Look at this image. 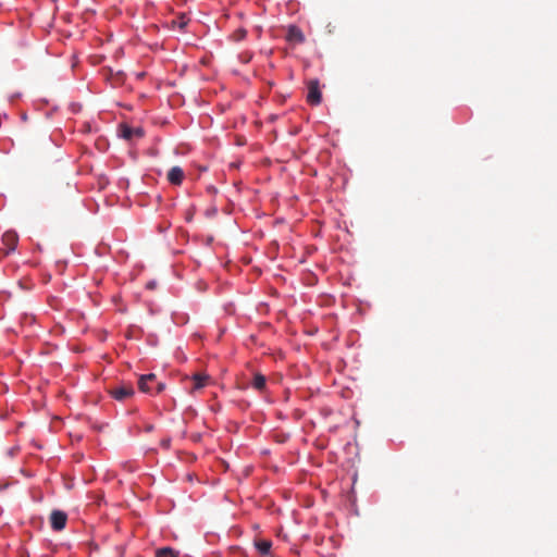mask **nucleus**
Returning <instances> with one entry per match:
<instances>
[{
    "label": "nucleus",
    "mask_w": 557,
    "mask_h": 557,
    "mask_svg": "<svg viewBox=\"0 0 557 557\" xmlns=\"http://www.w3.org/2000/svg\"><path fill=\"white\" fill-rule=\"evenodd\" d=\"M138 387L144 393L160 394L164 391L165 384L157 382V376L153 373L144 374L139 377Z\"/></svg>",
    "instance_id": "1"
},
{
    "label": "nucleus",
    "mask_w": 557,
    "mask_h": 557,
    "mask_svg": "<svg viewBox=\"0 0 557 557\" xmlns=\"http://www.w3.org/2000/svg\"><path fill=\"white\" fill-rule=\"evenodd\" d=\"M110 395L116 400H124L134 395V388L131 384H123L110 388Z\"/></svg>",
    "instance_id": "2"
},
{
    "label": "nucleus",
    "mask_w": 557,
    "mask_h": 557,
    "mask_svg": "<svg viewBox=\"0 0 557 557\" xmlns=\"http://www.w3.org/2000/svg\"><path fill=\"white\" fill-rule=\"evenodd\" d=\"M18 242V236L13 231H8L2 235V244L5 246V249L2 251V256H8L12 251L15 250Z\"/></svg>",
    "instance_id": "3"
},
{
    "label": "nucleus",
    "mask_w": 557,
    "mask_h": 557,
    "mask_svg": "<svg viewBox=\"0 0 557 557\" xmlns=\"http://www.w3.org/2000/svg\"><path fill=\"white\" fill-rule=\"evenodd\" d=\"M322 99V95L319 87L318 81H310L308 83V95H307V101L311 106H318L320 104Z\"/></svg>",
    "instance_id": "4"
},
{
    "label": "nucleus",
    "mask_w": 557,
    "mask_h": 557,
    "mask_svg": "<svg viewBox=\"0 0 557 557\" xmlns=\"http://www.w3.org/2000/svg\"><path fill=\"white\" fill-rule=\"evenodd\" d=\"M67 521V515L61 510H53L50 515V523L51 528L54 531H62Z\"/></svg>",
    "instance_id": "5"
},
{
    "label": "nucleus",
    "mask_w": 557,
    "mask_h": 557,
    "mask_svg": "<svg viewBox=\"0 0 557 557\" xmlns=\"http://www.w3.org/2000/svg\"><path fill=\"white\" fill-rule=\"evenodd\" d=\"M121 136L126 139L131 140L133 138H141L144 136V131L140 127H132L127 124H122L120 126Z\"/></svg>",
    "instance_id": "6"
},
{
    "label": "nucleus",
    "mask_w": 557,
    "mask_h": 557,
    "mask_svg": "<svg viewBox=\"0 0 557 557\" xmlns=\"http://www.w3.org/2000/svg\"><path fill=\"white\" fill-rule=\"evenodd\" d=\"M286 40L293 44H302L305 41V35L299 27L290 25L287 29Z\"/></svg>",
    "instance_id": "7"
},
{
    "label": "nucleus",
    "mask_w": 557,
    "mask_h": 557,
    "mask_svg": "<svg viewBox=\"0 0 557 557\" xmlns=\"http://www.w3.org/2000/svg\"><path fill=\"white\" fill-rule=\"evenodd\" d=\"M184 171L181 166H173L170 169V171L168 172V181L172 184V185H181L183 183V180H184Z\"/></svg>",
    "instance_id": "8"
},
{
    "label": "nucleus",
    "mask_w": 557,
    "mask_h": 557,
    "mask_svg": "<svg viewBox=\"0 0 557 557\" xmlns=\"http://www.w3.org/2000/svg\"><path fill=\"white\" fill-rule=\"evenodd\" d=\"M251 386L255 389L262 392L267 386L265 376L261 373H255L253 377H252Z\"/></svg>",
    "instance_id": "9"
},
{
    "label": "nucleus",
    "mask_w": 557,
    "mask_h": 557,
    "mask_svg": "<svg viewBox=\"0 0 557 557\" xmlns=\"http://www.w3.org/2000/svg\"><path fill=\"white\" fill-rule=\"evenodd\" d=\"M256 547L261 555H268L272 547V542L269 540H260L256 542Z\"/></svg>",
    "instance_id": "10"
},
{
    "label": "nucleus",
    "mask_w": 557,
    "mask_h": 557,
    "mask_svg": "<svg viewBox=\"0 0 557 557\" xmlns=\"http://www.w3.org/2000/svg\"><path fill=\"white\" fill-rule=\"evenodd\" d=\"M208 379H209L208 375L195 374L193 377V381H194L193 388L194 389L202 388L207 384Z\"/></svg>",
    "instance_id": "11"
},
{
    "label": "nucleus",
    "mask_w": 557,
    "mask_h": 557,
    "mask_svg": "<svg viewBox=\"0 0 557 557\" xmlns=\"http://www.w3.org/2000/svg\"><path fill=\"white\" fill-rule=\"evenodd\" d=\"M156 557H177V553L170 547H162L156 552Z\"/></svg>",
    "instance_id": "12"
},
{
    "label": "nucleus",
    "mask_w": 557,
    "mask_h": 557,
    "mask_svg": "<svg viewBox=\"0 0 557 557\" xmlns=\"http://www.w3.org/2000/svg\"><path fill=\"white\" fill-rule=\"evenodd\" d=\"M246 35H247V30L244 28H239L233 33V38L236 41H240V40L245 39Z\"/></svg>",
    "instance_id": "13"
},
{
    "label": "nucleus",
    "mask_w": 557,
    "mask_h": 557,
    "mask_svg": "<svg viewBox=\"0 0 557 557\" xmlns=\"http://www.w3.org/2000/svg\"><path fill=\"white\" fill-rule=\"evenodd\" d=\"M154 287H156V283L154 282H149L147 284V288H149V289H153Z\"/></svg>",
    "instance_id": "14"
}]
</instances>
